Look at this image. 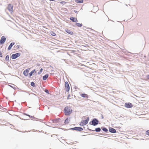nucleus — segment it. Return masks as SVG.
<instances>
[{"label": "nucleus", "mask_w": 149, "mask_h": 149, "mask_svg": "<svg viewBox=\"0 0 149 149\" xmlns=\"http://www.w3.org/2000/svg\"><path fill=\"white\" fill-rule=\"evenodd\" d=\"M9 86L10 87L13 89H16V88L15 87L11 85H9Z\"/></svg>", "instance_id": "obj_34"}, {"label": "nucleus", "mask_w": 149, "mask_h": 149, "mask_svg": "<svg viewBox=\"0 0 149 149\" xmlns=\"http://www.w3.org/2000/svg\"><path fill=\"white\" fill-rule=\"evenodd\" d=\"M70 88L68 83L67 81H65V92H68L70 91Z\"/></svg>", "instance_id": "obj_5"}, {"label": "nucleus", "mask_w": 149, "mask_h": 149, "mask_svg": "<svg viewBox=\"0 0 149 149\" xmlns=\"http://www.w3.org/2000/svg\"><path fill=\"white\" fill-rule=\"evenodd\" d=\"M74 12L75 13H78L79 12L77 10H74Z\"/></svg>", "instance_id": "obj_45"}, {"label": "nucleus", "mask_w": 149, "mask_h": 149, "mask_svg": "<svg viewBox=\"0 0 149 149\" xmlns=\"http://www.w3.org/2000/svg\"><path fill=\"white\" fill-rule=\"evenodd\" d=\"M5 60L7 61H10L9 55H8L6 56L5 58Z\"/></svg>", "instance_id": "obj_23"}, {"label": "nucleus", "mask_w": 149, "mask_h": 149, "mask_svg": "<svg viewBox=\"0 0 149 149\" xmlns=\"http://www.w3.org/2000/svg\"><path fill=\"white\" fill-rule=\"evenodd\" d=\"M13 6L10 3H9L7 7V9L8 10V11L10 12V13H12L13 12Z\"/></svg>", "instance_id": "obj_7"}, {"label": "nucleus", "mask_w": 149, "mask_h": 149, "mask_svg": "<svg viewBox=\"0 0 149 149\" xmlns=\"http://www.w3.org/2000/svg\"><path fill=\"white\" fill-rule=\"evenodd\" d=\"M101 129L103 130V132H104L105 133H109L108 132V130L107 128L104 126H102L101 127Z\"/></svg>", "instance_id": "obj_17"}, {"label": "nucleus", "mask_w": 149, "mask_h": 149, "mask_svg": "<svg viewBox=\"0 0 149 149\" xmlns=\"http://www.w3.org/2000/svg\"><path fill=\"white\" fill-rule=\"evenodd\" d=\"M60 3L62 4L65 5V4L66 2L64 1H62Z\"/></svg>", "instance_id": "obj_30"}, {"label": "nucleus", "mask_w": 149, "mask_h": 149, "mask_svg": "<svg viewBox=\"0 0 149 149\" xmlns=\"http://www.w3.org/2000/svg\"><path fill=\"white\" fill-rule=\"evenodd\" d=\"M99 134L100 135H104V136H105V135H106V134H103L102 133H99Z\"/></svg>", "instance_id": "obj_43"}, {"label": "nucleus", "mask_w": 149, "mask_h": 149, "mask_svg": "<svg viewBox=\"0 0 149 149\" xmlns=\"http://www.w3.org/2000/svg\"><path fill=\"white\" fill-rule=\"evenodd\" d=\"M1 108H2V107L0 105V109H1Z\"/></svg>", "instance_id": "obj_50"}, {"label": "nucleus", "mask_w": 149, "mask_h": 149, "mask_svg": "<svg viewBox=\"0 0 149 149\" xmlns=\"http://www.w3.org/2000/svg\"><path fill=\"white\" fill-rule=\"evenodd\" d=\"M30 85L31 86H32L33 87H35L36 86L35 83L33 81L31 82V83Z\"/></svg>", "instance_id": "obj_24"}, {"label": "nucleus", "mask_w": 149, "mask_h": 149, "mask_svg": "<svg viewBox=\"0 0 149 149\" xmlns=\"http://www.w3.org/2000/svg\"><path fill=\"white\" fill-rule=\"evenodd\" d=\"M44 91L47 94H49V91H48V90L47 89H45L44 90Z\"/></svg>", "instance_id": "obj_28"}, {"label": "nucleus", "mask_w": 149, "mask_h": 149, "mask_svg": "<svg viewBox=\"0 0 149 149\" xmlns=\"http://www.w3.org/2000/svg\"><path fill=\"white\" fill-rule=\"evenodd\" d=\"M74 88L76 90V89H79V88H78V87H77V86H74Z\"/></svg>", "instance_id": "obj_42"}, {"label": "nucleus", "mask_w": 149, "mask_h": 149, "mask_svg": "<svg viewBox=\"0 0 149 149\" xmlns=\"http://www.w3.org/2000/svg\"><path fill=\"white\" fill-rule=\"evenodd\" d=\"M50 34L52 36H56V34L52 31L50 32Z\"/></svg>", "instance_id": "obj_25"}, {"label": "nucleus", "mask_w": 149, "mask_h": 149, "mask_svg": "<svg viewBox=\"0 0 149 149\" xmlns=\"http://www.w3.org/2000/svg\"><path fill=\"white\" fill-rule=\"evenodd\" d=\"M22 119L23 120H27V119Z\"/></svg>", "instance_id": "obj_52"}, {"label": "nucleus", "mask_w": 149, "mask_h": 149, "mask_svg": "<svg viewBox=\"0 0 149 149\" xmlns=\"http://www.w3.org/2000/svg\"><path fill=\"white\" fill-rule=\"evenodd\" d=\"M99 121L96 118L92 119L91 121L89 123L90 125L93 126H95L99 124Z\"/></svg>", "instance_id": "obj_3"}, {"label": "nucleus", "mask_w": 149, "mask_h": 149, "mask_svg": "<svg viewBox=\"0 0 149 149\" xmlns=\"http://www.w3.org/2000/svg\"><path fill=\"white\" fill-rule=\"evenodd\" d=\"M75 1L77 3H81L84 2L83 0H75Z\"/></svg>", "instance_id": "obj_21"}, {"label": "nucleus", "mask_w": 149, "mask_h": 149, "mask_svg": "<svg viewBox=\"0 0 149 149\" xmlns=\"http://www.w3.org/2000/svg\"><path fill=\"white\" fill-rule=\"evenodd\" d=\"M17 88V89H19V88L18 87Z\"/></svg>", "instance_id": "obj_60"}, {"label": "nucleus", "mask_w": 149, "mask_h": 149, "mask_svg": "<svg viewBox=\"0 0 149 149\" xmlns=\"http://www.w3.org/2000/svg\"><path fill=\"white\" fill-rule=\"evenodd\" d=\"M33 74H34H34L33 73V72L32 71L29 74V78H31V77L32 76Z\"/></svg>", "instance_id": "obj_26"}, {"label": "nucleus", "mask_w": 149, "mask_h": 149, "mask_svg": "<svg viewBox=\"0 0 149 149\" xmlns=\"http://www.w3.org/2000/svg\"><path fill=\"white\" fill-rule=\"evenodd\" d=\"M3 54L1 52V51L0 50V57L2 58L3 57Z\"/></svg>", "instance_id": "obj_36"}, {"label": "nucleus", "mask_w": 149, "mask_h": 149, "mask_svg": "<svg viewBox=\"0 0 149 149\" xmlns=\"http://www.w3.org/2000/svg\"><path fill=\"white\" fill-rule=\"evenodd\" d=\"M54 119L51 120H49V122L51 123H54Z\"/></svg>", "instance_id": "obj_35"}, {"label": "nucleus", "mask_w": 149, "mask_h": 149, "mask_svg": "<svg viewBox=\"0 0 149 149\" xmlns=\"http://www.w3.org/2000/svg\"><path fill=\"white\" fill-rule=\"evenodd\" d=\"M89 120V118L88 117L85 120H82L79 124V125L81 126H84L86 125L88 123Z\"/></svg>", "instance_id": "obj_4"}, {"label": "nucleus", "mask_w": 149, "mask_h": 149, "mask_svg": "<svg viewBox=\"0 0 149 149\" xmlns=\"http://www.w3.org/2000/svg\"><path fill=\"white\" fill-rule=\"evenodd\" d=\"M32 120H36V121H38V120H39V121L41 122H42V121H43V120H42V119H38L37 118L36 119H32Z\"/></svg>", "instance_id": "obj_29"}, {"label": "nucleus", "mask_w": 149, "mask_h": 149, "mask_svg": "<svg viewBox=\"0 0 149 149\" xmlns=\"http://www.w3.org/2000/svg\"><path fill=\"white\" fill-rule=\"evenodd\" d=\"M85 133H89L88 132H85Z\"/></svg>", "instance_id": "obj_57"}, {"label": "nucleus", "mask_w": 149, "mask_h": 149, "mask_svg": "<svg viewBox=\"0 0 149 149\" xmlns=\"http://www.w3.org/2000/svg\"><path fill=\"white\" fill-rule=\"evenodd\" d=\"M70 96H71L70 94H68V96H67V99L69 100V99H70L69 97H70Z\"/></svg>", "instance_id": "obj_38"}, {"label": "nucleus", "mask_w": 149, "mask_h": 149, "mask_svg": "<svg viewBox=\"0 0 149 149\" xmlns=\"http://www.w3.org/2000/svg\"><path fill=\"white\" fill-rule=\"evenodd\" d=\"M120 24L123 27H124L123 25H122L121 23H120Z\"/></svg>", "instance_id": "obj_48"}, {"label": "nucleus", "mask_w": 149, "mask_h": 149, "mask_svg": "<svg viewBox=\"0 0 149 149\" xmlns=\"http://www.w3.org/2000/svg\"><path fill=\"white\" fill-rule=\"evenodd\" d=\"M23 114L25 116H28L29 117V116H30V115L28 114L27 113H23Z\"/></svg>", "instance_id": "obj_39"}, {"label": "nucleus", "mask_w": 149, "mask_h": 149, "mask_svg": "<svg viewBox=\"0 0 149 149\" xmlns=\"http://www.w3.org/2000/svg\"><path fill=\"white\" fill-rule=\"evenodd\" d=\"M124 106L127 108H131L133 107V105L131 103L126 102Z\"/></svg>", "instance_id": "obj_8"}, {"label": "nucleus", "mask_w": 149, "mask_h": 149, "mask_svg": "<svg viewBox=\"0 0 149 149\" xmlns=\"http://www.w3.org/2000/svg\"><path fill=\"white\" fill-rule=\"evenodd\" d=\"M30 69V68H28L24 70L23 74L25 76L27 77L29 73Z\"/></svg>", "instance_id": "obj_9"}, {"label": "nucleus", "mask_w": 149, "mask_h": 149, "mask_svg": "<svg viewBox=\"0 0 149 149\" xmlns=\"http://www.w3.org/2000/svg\"><path fill=\"white\" fill-rule=\"evenodd\" d=\"M32 71L33 72V73H36V70L35 69L32 70Z\"/></svg>", "instance_id": "obj_40"}, {"label": "nucleus", "mask_w": 149, "mask_h": 149, "mask_svg": "<svg viewBox=\"0 0 149 149\" xmlns=\"http://www.w3.org/2000/svg\"><path fill=\"white\" fill-rule=\"evenodd\" d=\"M49 76V74H45L42 77V79L44 81H45L47 80V79L48 78Z\"/></svg>", "instance_id": "obj_19"}, {"label": "nucleus", "mask_w": 149, "mask_h": 149, "mask_svg": "<svg viewBox=\"0 0 149 149\" xmlns=\"http://www.w3.org/2000/svg\"><path fill=\"white\" fill-rule=\"evenodd\" d=\"M86 135H82V136H86Z\"/></svg>", "instance_id": "obj_59"}, {"label": "nucleus", "mask_w": 149, "mask_h": 149, "mask_svg": "<svg viewBox=\"0 0 149 149\" xmlns=\"http://www.w3.org/2000/svg\"><path fill=\"white\" fill-rule=\"evenodd\" d=\"M69 19L71 20L72 22L76 23L78 22L77 18L75 17H71L69 18Z\"/></svg>", "instance_id": "obj_13"}, {"label": "nucleus", "mask_w": 149, "mask_h": 149, "mask_svg": "<svg viewBox=\"0 0 149 149\" xmlns=\"http://www.w3.org/2000/svg\"><path fill=\"white\" fill-rule=\"evenodd\" d=\"M87 130H88L89 131H95L96 132H99L101 131H101V128L100 127H97L95 129V130H92L91 129H89L88 128H87Z\"/></svg>", "instance_id": "obj_10"}, {"label": "nucleus", "mask_w": 149, "mask_h": 149, "mask_svg": "<svg viewBox=\"0 0 149 149\" xmlns=\"http://www.w3.org/2000/svg\"><path fill=\"white\" fill-rule=\"evenodd\" d=\"M75 25L79 27H81L83 26L82 24L78 23L77 22L75 24Z\"/></svg>", "instance_id": "obj_22"}, {"label": "nucleus", "mask_w": 149, "mask_h": 149, "mask_svg": "<svg viewBox=\"0 0 149 149\" xmlns=\"http://www.w3.org/2000/svg\"><path fill=\"white\" fill-rule=\"evenodd\" d=\"M87 127H88V128H89V127H88V125H87Z\"/></svg>", "instance_id": "obj_54"}, {"label": "nucleus", "mask_w": 149, "mask_h": 149, "mask_svg": "<svg viewBox=\"0 0 149 149\" xmlns=\"http://www.w3.org/2000/svg\"><path fill=\"white\" fill-rule=\"evenodd\" d=\"M71 118V117H69L66 118L64 121V123L66 125V124H68L69 123V122L68 120L70 121V119Z\"/></svg>", "instance_id": "obj_18"}, {"label": "nucleus", "mask_w": 149, "mask_h": 149, "mask_svg": "<svg viewBox=\"0 0 149 149\" xmlns=\"http://www.w3.org/2000/svg\"><path fill=\"white\" fill-rule=\"evenodd\" d=\"M65 31L68 34L70 35H73L74 34L73 32L70 30L66 29H65Z\"/></svg>", "instance_id": "obj_15"}, {"label": "nucleus", "mask_w": 149, "mask_h": 149, "mask_svg": "<svg viewBox=\"0 0 149 149\" xmlns=\"http://www.w3.org/2000/svg\"><path fill=\"white\" fill-rule=\"evenodd\" d=\"M146 134L149 136V130H148L146 131Z\"/></svg>", "instance_id": "obj_31"}, {"label": "nucleus", "mask_w": 149, "mask_h": 149, "mask_svg": "<svg viewBox=\"0 0 149 149\" xmlns=\"http://www.w3.org/2000/svg\"><path fill=\"white\" fill-rule=\"evenodd\" d=\"M147 79L149 80V74H147L146 75Z\"/></svg>", "instance_id": "obj_41"}, {"label": "nucleus", "mask_w": 149, "mask_h": 149, "mask_svg": "<svg viewBox=\"0 0 149 149\" xmlns=\"http://www.w3.org/2000/svg\"><path fill=\"white\" fill-rule=\"evenodd\" d=\"M84 46L85 47H86V45H84Z\"/></svg>", "instance_id": "obj_56"}, {"label": "nucleus", "mask_w": 149, "mask_h": 149, "mask_svg": "<svg viewBox=\"0 0 149 149\" xmlns=\"http://www.w3.org/2000/svg\"><path fill=\"white\" fill-rule=\"evenodd\" d=\"M118 127V128H120V127Z\"/></svg>", "instance_id": "obj_63"}, {"label": "nucleus", "mask_w": 149, "mask_h": 149, "mask_svg": "<svg viewBox=\"0 0 149 149\" xmlns=\"http://www.w3.org/2000/svg\"><path fill=\"white\" fill-rule=\"evenodd\" d=\"M20 53H17L15 54H13L11 57V58L13 59H14L17 58L19 57L21 55Z\"/></svg>", "instance_id": "obj_6"}, {"label": "nucleus", "mask_w": 149, "mask_h": 149, "mask_svg": "<svg viewBox=\"0 0 149 149\" xmlns=\"http://www.w3.org/2000/svg\"><path fill=\"white\" fill-rule=\"evenodd\" d=\"M87 127H88V128H89V127H88V125H87Z\"/></svg>", "instance_id": "obj_55"}, {"label": "nucleus", "mask_w": 149, "mask_h": 149, "mask_svg": "<svg viewBox=\"0 0 149 149\" xmlns=\"http://www.w3.org/2000/svg\"><path fill=\"white\" fill-rule=\"evenodd\" d=\"M83 28L85 27V28H86V27H86V26H83Z\"/></svg>", "instance_id": "obj_51"}, {"label": "nucleus", "mask_w": 149, "mask_h": 149, "mask_svg": "<svg viewBox=\"0 0 149 149\" xmlns=\"http://www.w3.org/2000/svg\"><path fill=\"white\" fill-rule=\"evenodd\" d=\"M36 65L38 66H40V64L39 63H37L36 64Z\"/></svg>", "instance_id": "obj_46"}, {"label": "nucleus", "mask_w": 149, "mask_h": 149, "mask_svg": "<svg viewBox=\"0 0 149 149\" xmlns=\"http://www.w3.org/2000/svg\"><path fill=\"white\" fill-rule=\"evenodd\" d=\"M144 56L145 57H146V56Z\"/></svg>", "instance_id": "obj_62"}, {"label": "nucleus", "mask_w": 149, "mask_h": 149, "mask_svg": "<svg viewBox=\"0 0 149 149\" xmlns=\"http://www.w3.org/2000/svg\"><path fill=\"white\" fill-rule=\"evenodd\" d=\"M125 5L126 6H127V5L126 4H125Z\"/></svg>", "instance_id": "obj_58"}, {"label": "nucleus", "mask_w": 149, "mask_h": 149, "mask_svg": "<svg viewBox=\"0 0 149 149\" xmlns=\"http://www.w3.org/2000/svg\"><path fill=\"white\" fill-rule=\"evenodd\" d=\"M20 47V45H17L16 46V48L17 49H18Z\"/></svg>", "instance_id": "obj_37"}, {"label": "nucleus", "mask_w": 149, "mask_h": 149, "mask_svg": "<svg viewBox=\"0 0 149 149\" xmlns=\"http://www.w3.org/2000/svg\"><path fill=\"white\" fill-rule=\"evenodd\" d=\"M80 96L84 98H89L88 95L84 93H81L80 94Z\"/></svg>", "instance_id": "obj_14"}, {"label": "nucleus", "mask_w": 149, "mask_h": 149, "mask_svg": "<svg viewBox=\"0 0 149 149\" xmlns=\"http://www.w3.org/2000/svg\"><path fill=\"white\" fill-rule=\"evenodd\" d=\"M141 24V23L140 22L139 23H138V25H140Z\"/></svg>", "instance_id": "obj_49"}, {"label": "nucleus", "mask_w": 149, "mask_h": 149, "mask_svg": "<svg viewBox=\"0 0 149 149\" xmlns=\"http://www.w3.org/2000/svg\"><path fill=\"white\" fill-rule=\"evenodd\" d=\"M61 120V118H58L54 119V123H57L60 122V120Z\"/></svg>", "instance_id": "obj_20"}, {"label": "nucleus", "mask_w": 149, "mask_h": 149, "mask_svg": "<svg viewBox=\"0 0 149 149\" xmlns=\"http://www.w3.org/2000/svg\"><path fill=\"white\" fill-rule=\"evenodd\" d=\"M15 44V42H12L11 43L8 48V50H10L13 46Z\"/></svg>", "instance_id": "obj_16"}, {"label": "nucleus", "mask_w": 149, "mask_h": 149, "mask_svg": "<svg viewBox=\"0 0 149 149\" xmlns=\"http://www.w3.org/2000/svg\"><path fill=\"white\" fill-rule=\"evenodd\" d=\"M83 128L84 129V130H85L86 131H87V130H86V129H85V127L83 126Z\"/></svg>", "instance_id": "obj_47"}, {"label": "nucleus", "mask_w": 149, "mask_h": 149, "mask_svg": "<svg viewBox=\"0 0 149 149\" xmlns=\"http://www.w3.org/2000/svg\"><path fill=\"white\" fill-rule=\"evenodd\" d=\"M29 118H32L33 119H37V118H36L34 117V116H31L30 115L29 116Z\"/></svg>", "instance_id": "obj_32"}, {"label": "nucleus", "mask_w": 149, "mask_h": 149, "mask_svg": "<svg viewBox=\"0 0 149 149\" xmlns=\"http://www.w3.org/2000/svg\"><path fill=\"white\" fill-rule=\"evenodd\" d=\"M29 118H32L33 119H37V118H36L34 117V116H31L30 115L29 116Z\"/></svg>", "instance_id": "obj_33"}, {"label": "nucleus", "mask_w": 149, "mask_h": 149, "mask_svg": "<svg viewBox=\"0 0 149 149\" xmlns=\"http://www.w3.org/2000/svg\"><path fill=\"white\" fill-rule=\"evenodd\" d=\"M60 129H61L63 130H64V131L68 130H75L76 131H80L81 132L83 130V128L80 127H72L69 129H64L62 128H60Z\"/></svg>", "instance_id": "obj_2"}, {"label": "nucleus", "mask_w": 149, "mask_h": 149, "mask_svg": "<svg viewBox=\"0 0 149 149\" xmlns=\"http://www.w3.org/2000/svg\"><path fill=\"white\" fill-rule=\"evenodd\" d=\"M109 131L111 133H115L116 132V130L112 127H109Z\"/></svg>", "instance_id": "obj_12"}, {"label": "nucleus", "mask_w": 149, "mask_h": 149, "mask_svg": "<svg viewBox=\"0 0 149 149\" xmlns=\"http://www.w3.org/2000/svg\"><path fill=\"white\" fill-rule=\"evenodd\" d=\"M6 38L4 36H2L1 38V43L2 45L6 41Z\"/></svg>", "instance_id": "obj_11"}, {"label": "nucleus", "mask_w": 149, "mask_h": 149, "mask_svg": "<svg viewBox=\"0 0 149 149\" xmlns=\"http://www.w3.org/2000/svg\"><path fill=\"white\" fill-rule=\"evenodd\" d=\"M101 118L102 119H103L104 118V116H103V115L102 114H101Z\"/></svg>", "instance_id": "obj_44"}, {"label": "nucleus", "mask_w": 149, "mask_h": 149, "mask_svg": "<svg viewBox=\"0 0 149 149\" xmlns=\"http://www.w3.org/2000/svg\"><path fill=\"white\" fill-rule=\"evenodd\" d=\"M13 85L14 86H15V85L14 84H13Z\"/></svg>", "instance_id": "obj_61"}, {"label": "nucleus", "mask_w": 149, "mask_h": 149, "mask_svg": "<svg viewBox=\"0 0 149 149\" xmlns=\"http://www.w3.org/2000/svg\"><path fill=\"white\" fill-rule=\"evenodd\" d=\"M72 109L70 106H67L65 107L63 110L66 116H69L72 112Z\"/></svg>", "instance_id": "obj_1"}, {"label": "nucleus", "mask_w": 149, "mask_h": 149, "mask_svg": "<svg viewBox=\"0 0 149 149\" xmlns=\"http://www.w3.org/2000/svg\"><path fill=\"white\" fill-rule=\"evenodd\" d=\"M43 71V69L41 68L39 70V71L38 72V74L39 75Z\"/></svg>", "instance_id": "obj_27"}, {"label": "nucleus", "mask_w": 149, "mask_h": 149, "mask_svg": "<svg viewBox=\"0 0 149 149\" xmlns=\"http://www.w3.org/2000/svg\"><path fill=\"white\" fill-rule=\"evenodd\" d=\"M111 20V21H112V22H114V21H113V20Z\"/></svg>", "instance_id": "obj_53"}, {"label": "nucleus", "mask_w": 149, "mask_h": 149, "mask_svg": "<svg viewBox=\"0 0 149 149\" xmlns=\"http://www.w3.org/2000/svg\"><path fill=\"white\" fill-rule=\"evenodd\" d=\"M48 109H49V107H48Z\"/></svg>", "instance_id": "obj_64"}]
</instances>
